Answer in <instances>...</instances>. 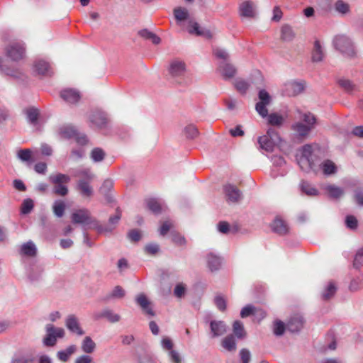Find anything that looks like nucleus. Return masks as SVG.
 Wrapping results in <instances>:
<instances>
[{
    "label": "nucleus",
    "instance_id": "obj_2",
    "mask_svg": "<svg viewBox=\"0 0 363 363\" xmlns=\"http://www.w3.org/2000/svg\"><path fill=\"white\" fill-rule=\"evenodd\" d=\"M71 219L74 224L89 226V228L97 230L99 233L110 232L112 230L101 226L97 220L91 216L90 211L87 208L75 210L71 215Z\"/></svg>",
    "mask_w": 363,
    "mask_h": 363
},
{
    "label": "nucleus",
    "instance_id": "obj_41",
    "mask_svg": "<svg viewBox=\"0 0 363 363\" xmlns=\"http://www.w3.org/2000/svg\"><path fill=\"white\" fill-rule=\"evenodd\" d=\"M125 292L121 286H116L113 289L112 292L107 295L104 298V301H108L110 298H121L124 297Z\"/></svg>",
    "mask_w": 363,
    "mask_h": 363
},
{
    "label": "nucleus",
    "instance_id": "obj_46",
    "mask_svg": "<svg viewBox=\"0 0 363 363\" xmlns=\"http://www.w3.org/2000/svg\"><path fill=\"white\" fill-rule=\"evenodd\" d=\"M52 208L54 214L57 217L61 218L65 213V203L62 201L57 200L55 201Z\"/></svg>",
    "mask_w": 363,
    "mask_h": 363
},
{
    "label": "nucleus",
    "instance_id": "obj_50",
    "mask_svg": "<svg viewBox=\"0 0 363 363\" xmlns=\"http://www.w3.org/2000/svg\"><path fill=\"white\" fill-rule=\"evenodd\" d=\"M34 207L33 201L31 199H24L21 207L22 214H28Z\"/></svg>",
    "mask_w": 363,
    "mask_h": 363
},
{
    "label": "nucleus",
    "instance_id": "obj_27",
    "mask_svg": "<svg viewBox=\"0 0 363 363\" xmlns=\"http://www.w3.org/2000/svg\"><path fill=\"white\" fill-rule=\"evenodd\" d=\"M89 182L84 179H79L77 182V190L80 191L83 196L89 197L93 194L92 187L89 185Z\"/></svg>",
    "mask_w": 363,
    "mask_h": 363
},
{
    "label": "nucleus",
    "instance_id": "obj_12",
    "mask_svg": "<svg viewBox=\"0 0 363 363\" xmlns=\"http://www.w3.org/2000/svg\"><path fill=\"white\" fill-rule=\"evenodd\" d=\"M186 71L185 63L179 60H174L171 62L169 72L173 77L182 76Z\"/></svg>",
    "mask_w": 363,
    "mask_h": 363
},
{
    "label": "nucleus",
    "instance_id": "obj_14",
    "mask_svg": "<svg viewBox=\"0 0 363 363\" xmlns=\"http://www.w3.org/2000/svg\"><path fill=\"white\" fill-rule=\"evenodd\" d=\"M210 328L212 337L221 336L227 331V325L222 320H211L210 322Z\"/></svg>",
    "mask_w": 363,
    "mask_h": 363
},
{
    "label": "nucleus",
    "instance_id": "obj_56",
    "mask_svg": "<svg viewBox=\"0 0 363 363\" xmlns=\"http://www.w3.org/2000/svg\"><path fill=\"white\" fill-rule=\"evenodd\" d=\"M214 303L220 311H224L226 309V300L221 295H217L214 298Z\"/></svg>",
    "mask_w": 363,
    "mask_h": 363
},
{
    "label": "nucleus",
    "instance_id": "obj_23",
    "mask_svg": "<svg viewBox=\"0 0 363 363\" xmlns=\"http://www.w3.org/2000/svg\"><path fill=\"white\" fill-rule=\"evenodd\" d=\"M218 69L225 79H231L236 74V69L235 67L226 62H221Z\"/></svg>",
    "mask_w": 363,
    "mask_h": 363
},
{
    "label": "nucleus",
    "instance_id": "obj_20",
    "mask_svg": "<svg viewBox=\"0 0 363 363\" xmlns=\"http://www.w3.org/2000/svg\"><path fill=\"white\" fill-rule=\"evenodd\" d=\"M89 121L97 128H101L107 123L106 114L101 111H94L89 116Z\"/></svg>",
    "mask_w": 363,
    "mask_h": 363
},
{
    "label": "nucleus",
    "instance_id": "obj_40",
    "mask_svg": "<svg viewBox=\"0 0 363 363\" xmlns=\"http://www.w3.org/2000/svg\"><path fill=\"white\" fill-rule=\"evenodd\" d=\"M147 206L149 210H150L155 214H159L162 211V206L155 199H150L147 201Z\"/></svg>",
    "mask_w": 363,
    "mask_h": 363
},
{
    "label": "nucleus",
    "instance_id": "obj_22",
    "mask_svg": "<svg viewBox=\"0 0 363 363\" xmlns=\"http://www.w3.org/2000/svg\"><path fill=\"white\" fill-rule=\"evenodd\" d=\"M23 113L26 116L28 122L34 127L38 125V118L40 116L39 110L34 107H28L23 110Z\"/></svg>",
    "mask_w": 363,
    "mask_h": 363
},
{
    "label": "nucleus",
    "instance_id": "obj_25",
    "mask_svg": "<svg viewBox=\"0 0 363 363\" xmlns=\"http://www.w3.org/2000/svg\"><path fill=\"white\" fill-rule=\"evenodd\" d=\"M324 189L328 194V196L333 199H340L345 194L342 188L334 184H328L324 187Z\"/></svg>",
    "mask_w": 363,
    "mask_h": 363
},
{
    "label": "nucleus",
    "instance_id": "obj_52",
    "mask_svg": "<svg viewBox=\"0 0 363 363\" xmlns=\"http://www.w3.org/2000/svg\"><path fill=\"white\" fill-rule=\"evenodd\" d=\"M362 266H363V248L357 250L353 261V267L355 269H359Z\"/></svg>",
    "mask_w": 363,
    "mask_h": 363
},
{
    "label": "nucleus",
    "instance_id": "obj_15",
    "mask_svg": "<svg viewBox=\"0 0 363 363\" xmlns=\"http://www.w3.org/2000/svg\"><path fill=\"white\" fill-rule=\"evenodd\" d=\"M62 99L69 104H75L79 101L81 98L78 91L73 89H66L60 92Z\"/></svg>",
    "mask_w": 363,
    "mask_h": 363
},
{
    "label": "nucleus",
    "instance_id": "obj_9",
    "mask_svg": "<svg viewBox=\"0 0 363 363\" xmlns=\"http://www.w3.org/2000/svg\"><path fill=\"white\" fill-rule=\"evenodd\" d=\"M65 325L71 333L79 336H82L85 333L84 330L80 326L79 319L75 315H69L66 318Z\"/></svg>",
    "mask_w": 363,
    "mask_h": 363
},
{
    "label": "nucleus",
    "instance_id": "obj_38",
    "mask_svg": "<svg viewBox=\"0 0 363 363\" xmlns=\"http://www.w3.org/2000/svg\"><path fill=\"white\" fill-rule=\"evenodd\" d=\"M74 176L82 177V179H84L88 182H91L94 178V174L89 168H79L77 169L75 171Z\"/></svg>",
    "mask_w": 363,
    "mask_h": 363
},
{
    "label": "nucleus",
    "instance_id": "obj_42",
    "mask_svg": "<svg viewBox=\"0 0 363 363\" xmlns=\"http://www.w3.org/2000/svg\"><path fill=\"white\" fill-rule=\"evenodd\" d=\"M105 156L106 153L104 150L100 147L94 148L90 153V157L94 162L103 161Z\"/></svg>",
    "mask_w": 363,
    "mask_h": 363
},
{
    "label": "nucleus",
    "instance_id": "obj_47",
    "mask_svg": "<svg viewBox=\"0 0 363 363\" xmlns=\"http://www.w3.org/2000/svg\"><path fill=\"white\" fill-rule=\"evenodd\" d=\"M301 189L302 192L308 196H316L318 194V190L311 185L308 182L303 181L301 184Z\"/></svg>",
    "mask_w": 363,
    "mask_h": 363
},
{
    "label": "nucleus",
    "instance_id": "obj_6",
    "mask_svg": "<svg viewBox=\"0 0 363 363\" xmlns=\"http://www.w3.org/2000/svg\"><path fill=\"white\" fill-rule=\"evenodd\" d=\"M26 48L21 43H12L6 49V54L13 61H18L25 56Z\"/></svg>",
    "mask_w": 363,
    "mask_h": 363
},
{
    "label": "nucleus",
    "instance_id": "obj_30",
    "mask_svg": "<svg viewBox=\"0 0 363 363\" xmlns=\"http://www.w3.org/2000/svg\"><path fill=\"white\" fill-rule=\"evenodd\" d=\"M77 130L71 125H65L60 128L59 134L61 138L65 139H70L77 135Z\"/></svg>",
    "mask_w": 363,
    "mask_h": 363
},
{
    "label": "nucleus",
    "instance_id": "obj_36",
    "mask_svg": "<svg viewBox=\"0 0 363 363\" xmlns=\"http://www.w3.org/2000/svg\"><path fill=\"white\" fill-rule=\"evenodd\" d=\"M49 180L52 184H67L70 181V177L62 173H58L56 174H52L49 177Z\"/></svg>",
    "mask_w": 363,
    "mask_h": 363
},
{
    "label": "nucleus",
    "instance_id": "obj_62",
    "mask_svg": "<svg viewBox=\"0 0 363 363\" xmlns=\"http://www.w3.org/2000/svg\"><path fill=\"white\" fill-rule=\"evenodd\" d=\"M313 147L311 145L306 144L302 147L301 157L312 159Z\"/></svg>",
    "mask_w": 363,
    "mask_h": 363
},
{
    "label": "nucleus",
    "instance_id": "obj_48",
    "mask_svg": "<svg viewBox=\"0 0 363 363\" xmlns=\"http://www.w3.org/2000/svg\"><path fill=\"white\" fill-rule=\"evenodd\" d=\"M234 86L238 92L241 94H245L250 84L244 79H237L234 83Z\"/></svg>",
    "mask_w": 363,
    "mask_h": 363
},
{
    "label": "nucleus",
    "instance_id": "obj_16",
    "mask_svg": "<svg viewBox=\"0 0 363 363\" xmlns=\"http://www.w3.org/2000/svg\"><path fill=\"white\" fill-rule=\"evenodd\" d=\"M35 72L42 76L50 77L53 74V71L50 64L44 60H39L34 64Z\"/></svg>",
    "mask_w": 363,
    "mask_h": 363
},
{
    "label": "nucleus",
    "instance_id": "obj_19",
    "mask_svg": "<svg viewBox=\"0 0 363 363\" xmlns=\"http://www.w3.org/2000/svg\"><path fill=\"white\" fill-rule=\"evenodd\" d=\"M96 319L106 318L108 321L114 323L121 320V316L112 310L106 308L101 312L94 314Z\"/></svg>",
    "mask_w": 363,
    "mask_h": 363
},
{
    "label": "nucleus",
    "instance_id": "obj_44",
    "mask_svg": "<svg viewBox=\"0 0 363 363\" xmlns=\"http://www.w3.org/2000/svg\"><path fill=\"white\" fill-rule=\"evenodd\" d=\"M267 117L268 123L272 125L280 126L284 121L283 116L276 113L268 114Z\"/></svg>",
    "mask_w": 363,
    "mask_h": 363
},
{
    "label": "nucleus",
    "instance_id": "obj_31",
    "mask_svg": "<svg viewBox=\"0 0 363 363\" xmlns=\"http://www.w3.org/2000/svg\"><path fill=\"white\" fill-rule=\"evenodd\" d=\"M295 38V33L291 26L288 24L282 26L281 28V38L284 41H291Z\"/></svg>",
    "mask_w": 363,
    "mask_h": 363
},
{
    "label": "nucleus",
    "instance_id": "obj_8",
    "mask_svg": "<svg viewBox=\"0 0 363 363\" xmlns=\"http://www.w3.org/2000/svg\"><path fill=\"white\" fill-rule=\"evenodd\" d=\"M304 89V84L301 82L291 81L284 84L282 91L284 95L294 96L301 93Z\"/></svg>",
    "mask_w": 363,
    "mask_h": 363
},
{
    "label": "nucleus",
    "instance_id": "obj_45",
    "mask_svg": "<svg viewBox=\"0 0 363 363\" xmlns=\"http://www.w3.org/2000/svg\"><path fill=\"white\" fill-rule=\"evenodd\" d=\"M323 172L325 174H332L336 172L337 168L334 162L328 160L324 161L321 165Z\"/></svg>",
    "mask_w": 363,
    "mask_h": 363
},
{
    "label": "nucleus",
    "instance_id": "obj_24",
    "mask_svg": "<svg viewBox=\"0 0 363 363\" xmlns=\"http://www.w3.org/2000/svg\"><path fill=\"white\" fill-rule=\"evenodd\" d=\"M273 232L284 235L287 233L289 228L286 223L280 218H276L271 225Z\"/></svg>",
    "mask_w": 363,
    "mask_h": 363
},
{
    "label": "nucleus",
    "instance_id": "obj_34",
    "mask_svg": "<svg viewBox=\"0 0 363 363\" xmlns=\"http://www.w3.org/2000/svg\"><path fill=\"white\" fill-rule=\"evenodd\" d=\"M335 10L341 15H346L350 12V6L343 0H337L334 4Z\"/></svg>",
    "mask_w": 363,
    "mask_h": 363
},
{
    "label": "nucleus",
    "instance_id": "obj_32",
    "mask_svg": "<svg viewBox=\"0 0 363 363\" xmlns=\"http://www.w3.org/2000/svg\"><path fill=\"white\" fill-rule=\"evenodd\" d=\"M81 348L86 354H91L95 350L96 343L89 336H86L82 340Z\"/></svg>",
    "mask_w": 363,
    "mask_h": 363
},
{
    "label": "nucleus",
    "instance_id": "obj_54",
    "mask_svg": "<svg viewBox=\"0 0 363 363\" xmlns=\"http://www.w3.org/2000/svg\"><path fill=\"white\" fill-rule=\"evenodd\" d=\"M339 85L347 92H352L354 90V84L349 79H341L338 81Z\"/></svg>",
    "mask_w": 363,
    "mask_h": 363
},
{
    "label": "nucleus",
    "instance_id": "obj_57",
    "mask_svg": "<svg viewBox=\"0 0 363 363\" xmlns=\"http://www.w3.org/2000/svg\"><path fill=\"white\" fill-rule=\"evenodd\" d=\"M345 225L350 230H355L358 226V221L354 216H347L345 218Z\"/></svg>",
    "mask_w": 363,
    "mask_h": 363
},
{
    "label": "nucleus",
    "instance_id": "obj_18",
    "mask_svg": "<svg viewBox=\"0 0 363 363\" xmlns=\"http://www.w3.org/2000/svg\"><path fill=\"white\" fill-rule=\"evenodd\" d=\"M37 252V247L32 240H29L22 244L19 250L20 255L28 257H35Z\"/></svg>",
    "mask_w": 363,
    "mask_h": 363
},
{
    "label": "nucleus",
    "instance_id": "obj_53",
    "mask_svg": "<svg viewBox=\"0 0 363 363\" xmlns=\"http://www.w3.org/2000/svg\"><path fill=\"white\" fill-rule=\"evenodd\" d=\"M184 133L188 138L194 139L199 135L197 128L194 125H189L184 129Z\"/></svg>",
    "mask_w": 363,
    "mask_h": 363
},
{
    "label": "nucleus",
    "instance_id": "obj_7",
    "mask_svg": "<svg viewBox=\"0 0 363 363\" xmlns=\"http://www.w3.org/2000/svg\"><path fill=\"white\" fill-rule=\"evenodd\" d=\"M225 196L228 203H238L242 198V194L235 185L228 184L223 186Z\"/></svg>",
    "mask_w": 363,
    "mask_h": 363
},
{
    "label": "nucleus",
    "instance_id": "obj_59",
    "mask_svg": "<svg viewBox=\"0 0 363 363\" xmlns=\"http://www.w3.org/2000/svg\"><path fill=\"white\" fill-rule=\"evenodd\" d=\"M18 158L23 162L31 160V151L29 149H22L18 152Z\"/></svg>",
    "mask_w": 363,
    "mask_h": 363
},
{
    "label": "nucleus",
    "instance_id": "obj_64",
    "mask_svg": "<svg viewBox=\"0 0 363 363\" xmlns=\"http://www.w3.org/2000/svg\"><path fill=\"white\" fill-rule=\"evenodd\" d=\"M74 363H95L93 362V358L88 354H83L77 357Z\"/></svg>",
    "mask_w": 363,
    "mask_h": 363
},
{
    "label": "nucleus",
    "instance_id": "obj_5",
    "mask_svg": "<svg viewBox=\"0 0 363 363\" xmlns=\"http://www.w3.org/2000/svg\"><path fill=\"white\" fill-rule=\"evenodd\" d=\"M258 96L259 101L256 104L255 110L262 118H266L268 116L267 106L271 103V96L264 89H261L259 91Z\"/></svg>",
    "mask_w": 363,
    "mask_h": 363
},
{
    "label": "nucleus",
    "instance_id": "obj_63",
    "mask_svg": "<svg viewBox=\"0 0 363 363\" xmlns=\"http://www.w3.org/2000/svg\"><path fill=\"white\" fill-rule=\"evenodd\" d=\"M185 292L186 286L184 284H183L182 283H179L176 285L174 290V294L177 297L182 298V296H184Z\"/></svg>",
    "mask_w": 363,
    "mask_h": 363
},
{
    "label": "nucleus",
    "instance_id": "obj_21",
    "mask_svg": "<svg viewBox=\"0 0 363 363\" xmlns=\"http://www.w3.org/2000/svg\"><path fill=\"white\" fill-rule=\"evenodd\" d=\"M136 302L141 307L144 313L150 316H154L155 315L154 311L150 307V302L145 294H139L136 298Z\"/></svg>",
    "mask_w": 363,
    "mask_h": 363
},
{
    "label": "nucleus",
    "instance_id": "obj_28",
    "mask_svg": "<svg viewBox=\"0 0 363 363\" xmlns=\"http://www.w3.org/2000/svg\"><path fill=\"white\" fill-rule=\"evenodd\" d=\"M323 57V49L320 45V42L318 40H315L312 50V60L313 62H318L322 61Z\"/></svg>",
    "mask_w": 363,
    "mask_h": 363
},
{
    "label": "nucleus",
    "instance_id": "obj_51",
    "mask_svg": "<svg viewBox=\"0 0 363 363\" xmlns=\"http://www.w3.org/2000/svg\"><path fill=\"white\" fill-rule=\"evenodd\" d=\"M313 163V162L312 159L301 157L298 159V164L303 171H308L312 169Z\"/></svg>",
    "mask_w": 363,
    "mask_h": 363
},
{
    "label": "nucleus",
    "instance_id": "obj_49",
    "mask_svg": "<svg viewBox=\"0 0 363 363\" xmlns=\"http://www.w3.org/2000/svg\"><path fill=\"white\" fill-rule=\"evenodd\" d=\"M363 287V275L360 274L352 279L350 284V290L356 291Z\"/></svg>",
    "mask_w": 363,
    "mask_h": 363
},
{
    "label": "nucleus",
    "instance_id": "obj_26",
    "mask_svg": "<svg viewBox=\"0 0 363 363\" xmlns=\"http://www.w3.org/2000/svg\"><path fill=\"white\" fill-rule=\"evenodd\" d=\"M207 264L211 272L218 270L221 266V258L213 252H209L206 257Z\"/></svg>",
    "mask_w": 363,
    "mask_h": 363
},
{
    "label": "nucleus",
    "instance_id": "obj_1",
    "mask_svg": "<svg viewBox=\"0 0 363 363\" xmlns=\"http://www.w3.org/2000/svg\"><path fill=\"white\" fill-rule=\"evenodd\" d=\"M296 112L298 121L294 122L291 128L299 138H306L316 128L317 117L310 111H303L299 108H297Z\"/></svg>",
    "mask_w": 363,
    "mask_h": 363
},
{
    "label": "nucleus",
    "instance_id": "obj_60",
    "mask_svg": "<svg viewBox=\"0 0 363 363\" xmlns=\"http://www.w3.org/2000/svg\"><path fill=\"white\" fill-rule=\"evenodd\" d=\"M113 186V181L111 179H106L100 188V192L104 195H107Z\"/></svg>",
    "mask_w": 363,
    "mask_h": 363
},
{
    "label": "nucleus",
    "instance_id": "obj_17",
    "mask_svg": "<svg viewBox=\"0 0 363 363\" xmlns=\"http://www.w3.org/2000/svg\"><path fill=\"white\" fill-rule=\"evenodd\" d=\"M303 318L301 315H295L289 319L286 328L291 333H296L303 328Z\"/></svg>",
    "mask_w": 363,
    "mask_h": 363
},
{
    "label": "nucleus",
    "instance_id": "obj_4",
    "mask_svg": "<svg viewBox=\"0 0 363 363\" xmlns=\"http://www.w3.org/2000/svg\"><path fill=\"white\" fill-rule=\"evenodd\" d=\"M335 48L343 55L348 57H353L355 55L354 45L351 40L344 35L335 36L333 40Z\"/></svg>",
    "mask_w": 363,
    "mask_h": 363
},
{
    "label": "nucleus",
    "instance_id": "obj_10",
    "mask_svg": "<svg viewBox=\"0 0 363 363\" xmlns=\"http://www.w3.org/2000/svg\"><path fill=\"white\" fill-rule=\"evenodd\" d=\"M257 6L252 1H245L239 6L240 15L245 18H254L256 16Z\"/></svg>",
    "mask_w": 363,
    "mask_h": 363
},
{
    "label": "nucleus",
    "instance_id": "obj_35",
    "mask_svg": "<svg viewBox=\"0 0 363 363\" xmlns=\"http://www.w3.org/2000/svg\"><path fill=\"white\" fill-rule=\"evenodd\" d=\"M174 16L177 22L187 20L189 16V11L184 7H177L174 9Z\"/></svg>",
    "mask_w": 363,
    "mask_h": 363
},
{
    "label": "nucleus",
    "instance_id": "obj_39",
    "mask_svg": "<svg viewBox=\"0 0 363 363\" xmlns=\"http://www.w3.org/2000/svg\"><path fill=\"white\" fill-rule=\"evenodd\" d=\"M233 333L238 339H242L246 335L243 324L240 320H235L233 323Z\"/></svg>",
    "mask_w": 363,
    "mask_h": 363
},
{
    "label": "nucleus",
    "instance_id": "obj_55",
    "mask_svg": "<svg viewBox=\"0 0 363 363\" xmlns=\"http://www.w3.org/2000/svg\"><path fill=\"white\" fill-rule=\"evenodd\" d=\"M286 329L284 323L281 320H277L274 323L273 331L277 336H281L284 334Z\"/></svg>",
    "mask_w": 363,
    "mask_h": 363
},
{
    "label": "nucleus",
    "instance_id": "obj_13",
    "mask_svg": "<svg viewBox=\"0 0 363 363\" xmlns=\"http://www.w3.org/2000/svg\"><path fill=\"white\" fill-rule=\"evenodd\" d=\"M259 148L266 152H272L279 141L270 138L269 135H262L258 138Z\"/></svg>",
    "mask_w": 363,
    "mask_h": 363
},
{
    "label": "nucleus",
    "instance_id": "obj_37",
    "mask_svg": "<svg viewBox=\"0 0 363 363\" xmlns=\"http://www.w3.org/2000/svg\"><path fill=\"white\" fill-rule=\"evenodd\" d=\"M139 35L146 40H150L155 45H158L161 42V39L155 33L150 32L147 29H143L139 31Z\"/></svg>",
    "mask_w": 363,
    "mask_h": 363
},
{
    "label": "nucleus",
    "instance_id": "obj_29",
    "mask_svg": "<svg viewBox=\"0 0 363 363\" xmlns=\"http://www.w3.org/2000/svg\"><path fill=\"white\" fill-rule=\"evenodd\" d=\"M77 350V347L74 345H69L65 350H60L57 353V358L62 362H67L70 356Z\"/></svg>",
    "mask_w": 363,
    "mask_h": 363
},
{
    "label": "nucleus",
    "instance_id": "obj_3",
    "mask_svg": "<svg viewBox=\"0 0 363 363\" xmlns=\"http://www.w3.org/2000/svg\"><path fill=\"white\" fill-rule=\"evenodd\" d=\"M45 335L43 339V344L45 347H54L58 339H62L65 336V330L62 328L56 327L53 324H47L45 327Z\"/></svg>",
    "mask_w": 363,
    "mask_h": 363
},
{
    "label": "nucleus",
    "instance_id": "obj_43",
    "mask_svg": "<svg viewBox=\"0 0 363 363\" xmlns=\"http://www.w3.org/2000/svg\"><path fill=\"white\" fill-rule=\"evenodd\" d=\"M336 290L335 284L332 281L329 282L322 294L323 299L325 301L330 299L336 293Z\"/></svg>",
    "mask_w": 363,
    "mask_h": 363
},
{
    "label": "nucleus",
    "instance_id": "obj_61",
    "mask_svg": "<svg viewBox=\"0 0 363 363\" xmlns=\"http://www.w3.org/2000/svg\"><path fill=\"white\" fill-rule=\"evenodd\" d=\"M144 250L148 255H155L159 252L160 246L155 243H150L145 245Z\"/></svg>",
    "mask_w": 363,
    "mask_h": 363
},
{
    "label": "nucleus",
    "instance_id": "obj_11",
    "mask_svg": "<svg viewBox=\"0 0 363 363\" xmlns=\"http://www.w3.org/2000/svg\"><path fill=\"white\" fill-rule=\"evenodd\" d=\"M188 32L190 34H196V35L203 36L207 39L213 38V34L209 30L201 28L198 23L191 20L189 21Z\"/></svg>",
    "mask_w": 363,
    "mask_h": 363
},
{
    "label": "nucleus",
    "instance_id": "obj_58",
    "mask_svg": "<svg viewBox=\"0 0 363 363\" xmlns=\"http://www.w3.org/2000/svg\"><path fill=\"white\" fill-rule=\"evenodd\" d=\"M55 186L53 188V192L58 196H65L68 194V189L64 184H55Z\"/></svg>",
    "mask_w": 363,
    "mask_h": 363
},
{
    "label": "nucleus",
    "instance_id": "obj_33",
    "mask_svg": "<svg viewBox=\"0 0 363 363\" xmlns=\"http://www.w3.org/2000/svg\"><path fill=\"white\" fill-rule=\"evenodd\" d=\"M222 347L229 351H235L236 350V342L233 335H229L224 337L221 342Z\"/></svg>",
    "mask_w": 363,
    "mask_h": 363
}]
</instances>
